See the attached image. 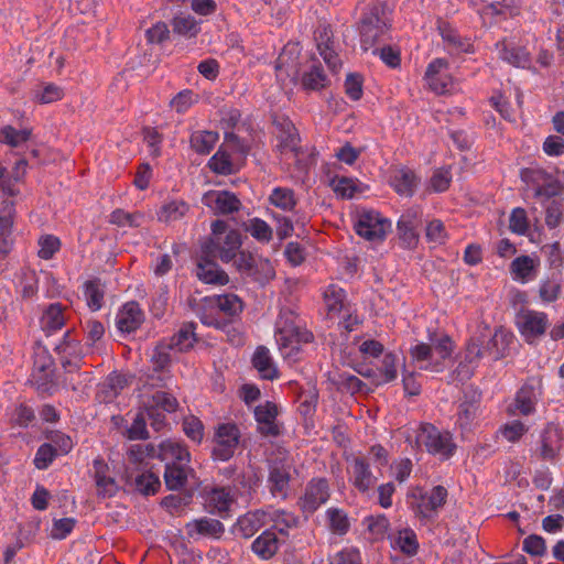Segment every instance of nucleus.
<instances>
[{
    "label": "nucleus",
    "instance_id": "a18cd8bd",
    "mask_svg": "<svg viewBox=\"0 0 564 564\" xmlns=\"http://www.w3.org/2000/svg\"><path fill=\"white\" fill-rule=\"evenodd\" d=\"M135 490L140 494L149 496L154 495L161 487L159 476L151 469L137 473L134 476Z\"/></svg>",
    "mask_w": 564,
    "mask_h": 564
},
{
    "label": "nucleus",
    "instance_id": "de8ad7c7",
    "mask_svg": "<svg viewBox=\"0 0 564 564\" xmlns=\"http://www.w3.org/2000/svg\"><path fill=\"white\" fill-rule=\"evenodd\" d=\"M536 182L535 196L538 197L544 196L551 198L560 195L563 191L561 183L556 178L543 172L538 173Z\"/></svg>",
    "mask_w": 564,
    "mask_h": 564
},
{
    "label": "nucleus",
    "instance_id": "c756f323",
    "mask_svg": "<svg viewBox=\"0 0 564 564\" xmlns=\"http://www.w3.org/2000/svg\"><path fill=\"white\" fill-rule=\"evenodd\" d=\"M210 302L212 296H206L202 300L197 312L200 322L206 326L215 327L217 329L227 328V318H224L221 311L218 310L215 303Z\"/></svg>",
    "mask_w": 564,
    "mask_h": 564
},
{
    "label": "nucleus",
    "instance_id": "f03ea898",
    "mask_svg": "<svg viewBox=\"0 0 564 564\" xmlns=\"http://www.w3.org/2000/svg\"><path fill=\"white\" fill-rule=\"evenodd\" d=\"M447 497V489L441 485L434 486L431 490L416 487L409 495V503L415 518L421 523L427 524L435 521Z\"/></svg>",
    "mask_w": 564,
    "mask_h": 564
},
{
    "label": "nucleus",
    "instance_id": "20e7f679",
    "mask_svg": "<svg viewBox=\"0 0 564 564\" xmlns=\"http://www.w3.org/2000/svg\"><path fill=\"white\" fill-rule=\"evenodd\" d=\"M242 245L239 231L231 229L224 236L209 238L202 245V252L206 257H215L228 263L236 258Z\"/></svg>",
    "mask_w": 564,
    "mask_h": 564
},
{
    "label": "nucleus",
    "instance_id": "f3484780",
    "mask_svg": "<svg viewBox=\"0 0 564 564\" xmlns=\"http://www.w3.org/2000/svg\"><path fill=\"white\" fill-rule=\"evenodd\" d=\"M540 388L525 383L517 392L513 402L508 406L510 415H529L534 412L535 404L540 398Z\"/></svg>",
    "mask_w": 564,
    "mask_h": 564
},
{
    "label": "nucleus",
    "instance_id": "58836bf2",
    "mask_svg": "<svg viewBox=\"0 0 564 564\" xmlns=\"http://www.w3.org/2000/svg\"><path fill=\"white\" fill-rule=\"evenodd\" d=\"M438 31L442 39L458 53L474 52L473 43L467 37H462L449 24L442 22L438 24Z\"/></svg>",
    "mask_w": 564,
    "mask_h": 564
},
{
    "label": "nucleus",
    "instance_id": "423d86ee",
    "mask_svg": "<svg viewBox=\"0 0 564 564\" xmlns=\"http://www.w3.org/2000/svg\"><path fill=\"white\" fill-rule=\"evenodd\" d=\"M516 325L524 340L531 344L545 334L550 324L544 312L521 310L516 315Z\"/></svg>",
    "mask_w": 564,
    "mask_h": 564
},
{
    "label": "nucleus",
    "instance_id": "4468645a",
    "mask_svg": "<svg viewBox=\"0 0 564 564\" xmlns=\"http://www.w3.org/2000/svg\"><path fill=\"white\" fill-rule=\"evenodd\" d=\"M329 486L325 478L311 480L304 496L301 498V507L305 512H314L329 499Z\"/></svg>",
    "mask_w": 564,
    "mask_h": 564
},
{
    "label": "nucleus",
    "instance_id": "a19ab883",
    "mask_svg": "<svg viewBox=\"0 0 564 564\" xmlns=\"http://www.w3.org/2000/svg\"><path fill=\"white\" fill-rule=\"evenodd\" d=\"M188 210L189 206L185 202L171 200L162 205L158 213V218L162 223L170 224L183 218Z\"/></svg>",
    "mask_w": 564,
    "mask_h": 564
},
{
    "label": "nucleus",
    "instance_id": "4d7b16f0",
    "mask_svg": "<svg viewBox=\"0 0 564 564\" xmlns=\"http://www.w3.org/2000/svg\"><path fill=\"white\" fill-rule=\"evenodd\" d=\"M431 347L436 351L440 360H445L451 357L454 350V343L449 336L442 334H433L430 336Z\"/></svg>",
    "mask_w": 564,
    "mask_h": 564
},
{
    "label": "nucleus",
    "instance_id": "052dcab7",
    "mask_svg": "<svg viewBox=\"0 0 564 564\" xmlns=\"http://www.w3.org/2000/svg\"><path fill=\"white\" fill-rule=\"evenodd\" d=\"M246 229L260 242H269L272 239L273 232L271 227L260 218L251 219Z\"/></svg>",
    "mask_w": 564,
    "mask_h": 564
},
{
    "label": "nucleus",
    "instance_id": "8fccbe9b",
    "mask_svg": "<svg viewBox=\"0 0 564 564\" xmlns=\"http://www.w3.org/2000/svg\"><path fill=\"white\" fill-rule=\"evenodd\" d=\"M328 525L330 531L337 535H345L349 528L350 522L347 513L338 508H329L326 512Z\"/></svg>",
    "mask_w": 564,
    "mask_h": 564
},
{
    "label": "nucleus",
    "instance_id": "5fc2aeb1",
    "mask_svg": "<svg viewBox=\"0 0 564 564\" xmlns=\"http://www.w3.org/2000/svg\"><path fill=\"white\" fill-rule=\"evenodd\" d=\"M326 84L327 77L318 65H313L302 77V85L305 89L318 90L324 88Z\"/></svg>",
    "mask_w": 564,
    "mask_h": 564
},
{
    "label": "nucleus",
    "instance_id": "13d9d810",
    "mask_svg": "<svg viewBox=\"0 0 564 564\" xmlns=\"http://www.w3.org/2000/svg\"><path fill=\"white\" fill-rule=\"evenodd\" d=\"M61 249V240L53 235H44L39 239L37 254L43 260H50Z\"/></svg>",
    "mask_w": 564,
    "mask_h": 564
},
{
    "label": "nucleus",
    "instance_id": "7c9ffc66",
    "mask_svg": "<svg viewBox=\"0 0 564 564\" xmlns=\"http://www.w3.org/2000/svg\"><path fill=\"white\" fill-rule=\"evenodd\" d=\"M390 183L400 196L411 197L419 184V178L412 170L401 167L394 172Z\"/></svg>",
    "mask_w": 564,
    "mask_h": 564
},
{
    "label": "nucleus",
    "instance_id": "4c0bfd02",
    "mask_svg": "<svg viewBox=\"0 0 564 564\" xmlns=\"http://www.w3.org/2000/svg\"><path fill=\"white\" fill-rule=\"evenodd\" d=\"M196 341L195 324L189 322L183 324L167 344L173 348V350L177 352H185L192 349Z\"/></svg>",
    "mask_w": 564,
    "mask_h": 564
},
{
    "label": "nucleus",
    "instance_id": "473e14b6",
    "mask_svg": "<svg viewBox=\"0 0 564 564\" xmlns=\"http://www.w3.org/2000/svg\"><path fill=\"white\" fill-rule=\"evenodd\" d=\"M192 474L193 469L188 466V463L165 466L164 481L167 489L180 490L184 488Z\"/></svg>",
    "mask_w": 564,
    "mask_h": 564
},
{
    "label": "nucleus",
    "instance_id": "b1692460",
    "mask_svg": "<svg viewBox=\"0 0 564 564\" xmlns=\"http://www.w3.org/2000/svg\"><path fill=\"white\" fill-rule=\"evenodd\" d=\"M158 458L156 447L153 444H134L128 451L130 468L137 473L149 470L150 460Z\"/></svg>",
    "mask_w": 564,
    "mask_h": 564
},
{
    "label": "nucleus",
    "instance_id": "37998d69",
    "mask_svg": "<svg viewBox=\"0 0 564 564\" xmlns=\"http://www.w3.org/2000/svg\"><path fill=\"white\" fill-rule=\"evenodd\" d=\"M145 406L152 410H163L167 413H173L178 408V402L175 397L165 391H155L145 402Z\"/></svg>",
    "mask_w": 564,
    "mask_h": 564
},
{
    "label": "nucleus",
    "instance_id": "3c124183",
    "mask_svg": "<svg viewBox=\"0 0 564 564\" xmlns=\"http://www.w3.org/2000/svg\"><path fill=\"white\" fill-rule=\"evenodd\" d=\"M173 348L167 343H160L155 346L151 356L154 371L166 370L173 359Z\"/></svg>",
    "mask_w": 564,
    "mask_h": 564
},
{
    "label": "nucleus",
    "instance_id": "1a4fd4ad",
    "mask_svg": "<svg viewBox=\"0 0 564 564\" xmlns=\"http://www.w3.org/2000/svg\"><path fill=\"white\" fill-rule=\"evenodd\" d=\"M389 226L388 220L379 213L368 210L359 215L355 230L357 235L368 241H382Z\"/></svg>",
    "mask_w": 564,
    "mask_h": 564
},
{
    "label": "nucleus",
    "instance_id": "f257e3e1",
    "mask_svg": "<svg viewBox=\"0 0 564 564\" xmlns=\"http://www.w3.org/2000/svg\"><path fill=\"white\" fill-rule=\"evenodd\" d=\"M390 26L391 18L388 7L383 2L369 4L359 23L361 48L364 51L373 48L377 43L386 39Z\"/></svg>",
    "mask_w": 564,
    "mask_h": 564
},
{
    "label": "nucleus",
    "instance_id": "69168bd1",
    "mask_svg": "<svg viewBox=\"0 0 564 564\" xmlns=\"http://www.w3.org/2000/svg\"><path fill=\"white\" fill-rule=\"evenodd\" d=\"M89 475L94 478L98 495L106 496V464L102 457L94 459L93 467L89 469Z\"/></svg>",
    "mask_w": 564,
    "mask_h": 564
},
{
    "label": "nucleus",
    "instance_id": "bb28decb",
    "mask_svg": "<svg viewBox=\"0 0 564 564\" xmlns=\"http://www.w3.org/2000/svg\"><path fill=\"white\" fill-rule=\"evenodd\" d=\"M352 485L361 492L369 490L376 482L369 464L362 457H355L350 465Z\"/></svg>",
    "mask_w": 564,
    "mask_h": 564
},
{
    "label": "nucleus",
    "instance_id": "c03bdc74",
    "mask_svg": "<svg viewBox=\"0 0 564 564\" xmlns=\"http://www.w3.org/2000/svg\"><path fill=\"white\" fill-rule=\"evenodd\" d=\"M241 113L238 109L230 108L224 111L221 117V123L227 127L225 130L224 141H241L242 135L239 134L241 127L239 126Z\"/></svg>",
    "mask_w": 564,
    "mask_h": 564
},
{
    "label": "nucleus",
    "instance_id": "603ef678",
    "mask_svg": "<svg viewBox=\"0 0 564 564\" xmlns=\"http://www.w3.org/2000/svg\"><path fill=\"white\" fill-rule=\"evenodd\" d=\"M279 150L282 154H290L293 156L297 163H302L304 165L311 163L314 160V148H303L301 144L296 143H281Z\"/></svg>",
    "mask_w": 564,
    "mask_h": 564
},
{
    "label": "nucleus",
    "instance_id": "393cba45",
    "mask_svg": "<svg viewBox=\"0 0 564 564\" xmlns=\"http://www.w3.org/2000/svg\"><path fill=\"white\" fill-rule=\"evenodd\" d=\"M280 539L273 529L264 530L251 544L252 552L261 560L272 558L280 547Z\"/></svg>",
    "mask_w": 564,
    "mask_h": 564
},
{
    "label": "nucleus",
    "instance_id": "864d4df0",
    "mask_svg": "<svg viewBox=\"0 0 564 564\" xmlns=\"http://www.w3.org/2000/svg\"><path fill=\"white\" fill-rule=\"evenodd\" d=\"M397 357L391 352L383 356L378 373L373 372L377 384L387 383L397 378Z\"/></svg>",
    "mask_w": 564,
    "mask_h": 564
},
{
    "label": "nucleus",
    "instance_id": "39448f33",
    "mask_svg": "<svg viewBox=\"0 0 564 564\" xmlns=\"http://www.w3.org/2000/svg\"><path fill=\"white\" fill-rule=\"evenodd\" d=\"M292 459L288 454L279 452L276 457L270 462L269 485L274 497L285 499L290 491Z\"/></svg>",
    "mask_w": 564,
    "mask_h": 564
},
{
    "label": "nucleus",
    "instance_id": "aec40b11",
    "mask_svg": "<svg viewBox=\"0 0 564 564\" xmlns=\"http://www.w3.org/2000/svg\"><path fill=\"white\" fill-rule=\"evenodd\" d=\"M499 58L516 67L525 68L530 65V54L524 47L516 46L506 39L495 45Z\"/></svg>",
    "mask_w": 564,
    "mask_h": 564
},
{
    "label": "nucleus",
    "instance_id": "72a5a7b5",
    "mask_svg": "<svg viewBox=\"0 0 564 564\" xmlns=\"http://www.w3.org/2000/svg\"><path fill=\"white\" fill-rule=\"evenodd\" d=\"M252 365L257 369L262 379L274 380L279 376L278 368L275 367L268 348L259 346L252 357Z\"/></svg>",
    "mask_w": 564,
    "mask_h": 564
},
{
    "label": "nucleus",
    "instance_id": "79ce46f5",
    "mask_svg": "<svg viewBox=\"0 0 564 564\" xmlns=\"http://www.w3.org/2000/svg\"><path fill=\"white\" fill-rule=\"evenodd\" d=\"M486 338L481 334L480 327L469 338L465 349V361L469 364L478 362L482 357L487 356Z\"/></svg>",
    "mask_w": 564,
    "mask_h": 564
},
{
    "label": "nucleus",
    "instance_id": "5701e85b",
    "mask_svg": "<svg viewBox=\"0 0 564 564\" xmlns=\"http://www.w3.org/2000/svg\"><path fill=\"white\" fill-rule=\"evenodd\" d=\"M14 204L3 200L0 207V252L8 253L12 245Z\"/></svg>",
    "mask_w": 564,
    "mask_h": 564
},
{
    "label": "nucleus",
    "instance_id": "c85d7f7f",
    "mask_svg": "<svg viewBox=\"0 0 564 564\" xmlns=\"http://www.w3.org/2000/svg\"><path fill=\"white\" fill-rule=\"evenodd\" d=\"M64 307L59 303L50 304L40 318L42 330L47 335H52L59 330L66 323Z\"/></svg>",
    "mask_w": 564,
    "mask_h": 564
},
{
    "label": "nucleus",
    "instance_id": "a211bd4d",
    "mask_svg": "<svg viewBox=\"0 0 564 564\" xmlns=\"http://www.w3.org/2000/svg\"><path fill=\"white\" fill-rule=\"evenodd\" d=\"M214 259L216 258L202 253L197 263V278L207 284L226 285L229 282V276Z\"/></svg>",
    "mask_w": 564,
    "mask_h": 564
},
{
    "label": "nucleus",
    "instance_id": "c9c22d12",
    "mask_svg": "<svg viewBox=\"0 0 564 564\" xmlns=\"http://www.w3.org/2000/svg\"><path fill=\"white\" fill-rule=\"evenodd\" d=\"M267 513L262 510L247 512L238 519L236 529L245 539L256 534L265 524Z\"/></svg>",
    "mask_w": 564,
    "mask_h": 564
},
{
    "label": "nucleus",
    "instance_id": "a878e982",
    "mask_svg": "<svg viewBox=\"0 0 564 564\" xmlns=\"http://www.w3.org/2000/svg\"><path fill=\"white\" fill-rule=\"evenodd\" d=\"M186 532L191 538L202 535L219 539L225 532V527L219 520L205 517L188 522L186 524Z\"/></svg>",
    "mask_w": 564,
    "mask_h": 564
},
{
    "label": "nucleus",
    "instance_id": "09e8293b",
    "mask_svg": "<svg viewBox=\"0 0 564 564\" xmlns=\"http://www.w3.org/2000/svg\"><path fill=\"white\" fill-rule=\"evenodd\" d=\"M208 166L217 174L228 175L234 173L231 154L224 145L210 158Z\"/></svg>",
    "mask_w": 564,
    "mask_h": 564
},
{
    "label": "nucleus",
    "instance_id": "0eeeda50",
    "mask_svg": "<svg viewBox=\"0 0 564 564\" xmlns=\"http://www.w3.org/2000/svg\"><path fill=\"white\" fill-rule=\"evenodd\" d=\"M240 431L236 424L223 423L218 425L214 436L213 457L214 459L229 460L238 447Z\"/></svg>",
    "mask_w": 564,
    "mask_h": 564
},
{
    "label": "nucleus",
    "instance_id": "338daca9",
    "mask_svg": "<svg viewBox=\"0 0 564 564\" xmlns=\"http://www.w3.org/2000/svg\"><path fill=\"white\" fill-rule=\"evenodd\" d=\"M183 431L187 437L196 443H200L204 437V425L202 421L194 415L184 417Z\"/></svg>",
    "mask_w": 564,
    "mask_h": 564
},
{
    "label": "nucleus",
    "instance_id": "2f4dec72",
    "mask_svg": "<svg viewBox=\"0 0 564 564\" xmlns=\"http://www.w3.org/2000/svg\"><path fill=\"white\" fill-rule=\"evenodd\" d=\"M212 512H217L220 516H226L231 505L235 502V497L231 488L216 487L207 494L206 499Z\"/></svg>",
    "mask_w": 564,
    "mask_h": 564
},
{
    "label": "nucleus",
    "instance_id": "e2e57ef3",
    "mask_svg": "<svg viewBox=\"0 0 564 564\" xmlns=\"http://www.w3.org/2000/svg\"><path fill=\"white\" fill-rule=\"evenodd\" d=\"M478 411V404L475 401H464L459 404L457 412V423L462 429H468L475 420Z\"/></svg>",
    "mask_w": 564,
    "mask_h": 564
},
{
    "label": "nucleus",
    "instance_id": "4be33fe9",
    "mask_svg": "<svg viewBox=\"0 0 564 564\" xmlns=\"http://www.w3.org/2000/svg\"><path fill=\"white\" fill-rule=\"evenodd\" d=\"M156 456L160 460L165 462V466L189 463L191 459L187 448L172 440L164 441L158 446Z\"/></svg>",
    "mask_w": 564,
    "mask_h": 564
},
{
    "label": "nucleus",
    "instance_id": "bf43d9fd",
    "mask_svg": "<svg viewBox=\"0 0 564 564\" xmlns=\"http://www.w3.org/2000/svg\"><path fill=\"white\" fill-rule=\"evenodd\" d=\"M509 229L517 235L524 236L529 230V219L525 209L514 208L509 217Z\"/></svg>",
    "mask_w": 564,
    "mask_h": 564
},
{
    "label": "nucleus",
    "instance_id": "49530a36",
    "mask_svg": "<svg viewBox=\"0 0 564 564\" xmlns=\"http://www.w3.org/2000/svg\"><path fill=\"white\" fill-rule=\"evenodd\" d=\"M172 28L174 33L185 37H194L200 31L199 23L188 14L175 15L172 20Z\"/></svg>",
    "mask_w": 564,
    "mask_h": 564
},
{
    "label": "nucleus",
    "instance_id": "2eb2a0df",
    "mask_svg": "<svg viewBox=\"0 0 564 564\" xmlns=\"http://www.w3.org/2000/svg\"><path fill=\"white\" fill-rule=\"evenodd\" d=\"M203 203L221 215L234 214L241 208L240 199L228 191H209L204 194Z\"/></svg>",
    "mask_w": 564,
    "mask_h": 564
},
{
    "label": "nucleus",
    "instance_id": "e433bc0d",
    "mask_svg": "<svg viewBox=\"0 0 564 564\" xmlns=\"http://www.w3.org/2000/svg\"><path fill=\"white\" fill-rule=\"evenodd\" d=\"M210 303H215L218 310L221 311L224 318H227L228 326L243 310L242 301L231 293L212 296Z\"/></svg>",
    "mask_w": 564,
    "mask_h": 564
},
{
    "label": "nucleus",
    "instance_id": "f8f14e48",
    "mask_svg": "<svg viewBox=\"0 0 564 564\" xmlns=\"http://www.w3.org/2000/svg\"><path fill=\"white\" fill-rule=\"evenodd\" d=\"M429 87L436 94L443 95L454 89V79L448 72V63L444 58L433 59L425 72Z\"/></svg>",
    "mask_w": 564,
    "mask_h": 564
},
{
    "label": "nucleus",
    "instance_id": "cd10ccee",
    "mask_svg": "<svg viewBox=\"0 0 564 564\" xmlns=\"http://www.w3.org/2000/svg\"><path fill=\"white\" fill-rule=\"evenodd\" d=\"M143 322V313L135 302L127 303L117 315V327L122 333L135 330Z\"/></svg>",
    "mask_w": 564,
    "mask_h": 564
},
{
    "label": "nucleus",
    "instance_id": "0e129e2a",
    "mask_svg": "<svg viewBox=\"0 0 564 564\" xmlns=\"http://www.w3.org/2000/svg\"><path fill=\"white\" fill-rule=\"evenodd\" d=\"M535 261L531 257L521 256L511 262V271L517 278L525 281L535 269Z\"/></svg>",
    "mask_w": 564,
    "mask_h": 564
},
{
    "label": "nucleus",
    "instance_id": "774afa93",
    "mask_svg": "<svg viewBox=\"0 0 564 564\" xmlns=\"http://www.w3.org/2000/svg\"><path fill=\"white\" fill-rule=\"evenodd\" d=\"M452 182V174L449 169L441 167L434 171L430 178V187L435 193L445 192Z\"/></svg>",
    "mask_w": 564,
    "mask_h": 564
},
{
    "label": "nucleus",
    "instance_id": "f704fd0d",
    "mask_svg": "<svg viewBox=\"0 0 564 564\" xmlns=\"http://www.w3.org/2000/svg\"><path fill=\"white\" fill-rule=\"evenodd\" d=\"M412 361L419 365L421 370L441 371L443 366L440 360L432 361L433 350L430 344L420 343L410 349Z\"/></svg>",
    "mask_w": 564,
    "mask_h": 564
},
{
    "label": "nucleus",
    "instance_id": "ddd939ff",
    "mask_svg": "<svg viewBox=\"0 0 564 564\" xmlns=\"http://www.w3.org/2000/svg\"><path fill=\"white\" fill-rule=\"evenodd\" d=\"M300 52L297 43H288L275 62L276 78L282 85L295 83L299 77L296 56Z\"/></svg>",
    "mask_w": 564,
    "mask_h": 564
},
{
    "label": "nucleus",
    "instance_id": "412c9836",
    "mask_svg": "<svg viewBox=\"0 0 564 564\" xmlns=\"http://www.w3.org/2000/svg\"><path fill=\"white\" fill-rule=\"evenodd\" d=\"M330 33L332 32L328 26L318 28L315 32V40L317 42V50L326 65L330 70L337 72L341 66V62L333 47Z\"/></svg>",
    "mask_w": 564,
    "mask_h": 564
},
{
    "label": "nucleus",
    "instance_id": "9d476101",
    "mask_svg": "<svg viewBox=\"0 0 564 564\" xmlns=\"http://www.w3.org/2000/svg\"><path fill=\"white\" fill-rule=\"evenodd\" d=\"M53 360L48 351L37 346L33 355L31 382L41 391H50L53 384Z\"/></svg>",
    "mask_w": 564,
    "mask_h": 564
},
{
    "label": "nucleus",
    "instance_id": "6e6552de",
    "mask_svg": "<svg viewBox=\"0 0 564 564\" xmlns=\"http://www.w3.org/2000/svg\"><path fill=\"white\" fill-rule=\"evenodd\" d=\"M521 9L522 0H501L484 4L478 9V14L484 25H494L519 17Z\"/></svg>",
    "mask_w": 564,
    "mask_h": 564
},
{
    "label": "nucleus",
    "instance_id": "ea45409f",
    "mask_svg": "<svg viewBox=\"0 0 564 564\" xmlns=\"http://www.w3.org/2000/svg\"><path fill=\"white\" fill-rule=\"evenodd\" d=\"M84 294L88 307L96 312L104 304V285L99 278H91L84 283Z\"/></svg>",
    "mask_w": 564,
    "mask_h": 564
},
{
    "label": "nucleus",
    "instance_id": "7ed1b4c3",
    "mask_svg": "<svg viewBox=\"0 0 564 564\" xmlns=\"http://www.w3.org/2000/svg\"><path fill=\"white\" fill-rule=\"evenodd\" d=\"M415 446L443 459L449 458L456 448L452 434L431 423H422L415 431Z\"/></svg>",
    "mask_w": 564,
    "mask_h": 564
},
{
    "label": "nucleus",
    "instance_id": "6e6d98bb",
    "mask_svg": "<svg viewBox=\"0 0 564 564\" xmlns=\"http://www.w3.org/2000/svg\"><path fill=\"white\" fill-rule=\"evenodd\" d=\"M270 203L283 210H291L296 205L294 193L286 187H276L270 195Z\"/></svg>",
    "mask_w": 564,
    "mask_h": 564
},
{
    "label": "nucleus",
    "instance_id": "dca6fc26",
    "mask_svg": "<svg viewBox=\"0 0 564 564\" xmlns=\"http://www.w3.org/2000/svg\"><path fill=\"white\" fill-rule=\"evenodd\" d=\"M480 330L484 335V338H486L485 343L488 356H490L494 360L503 358L510 344L512 343V334L502 328H498L495 330V333H491L487 325L481 326Z\"/></svg>",
    "mask_w": 564,
    "mask_h": 564
},
{
    "label": "nucleus",
    "instance_id": "9b49d317",
    "mask_svg": "<svg viewBox=\"0 0 564 564\" xmlns=\"http://www.w3.org/2000/svg\"><path fill=\"white\" fill-rule=\"evenodd\" d=\"M55 350L59 356L63 368L69 372L78 370L84 357V347L79 339L75 338L70 330H67Z\"/></svg>",
    "mask_w": 564,
    "mask_h": 564
},
{
    "label": "nucleus",
    "instance_id": "6ab92c4d",
    "mask_svg": "<svg viewBox=\"0 0 564 564\" xmlns=\"http://www.w3.org/2000/svg\"><path fill=\"white\" fill-rule=\"evenodd\" d=\"M278 415V406L272 402H265L254 409V416L258 423V431L263 436H278L280 434L279 426L275 422Z\"/></svg>",
    "mask_w": 564,
    "mask_h": 564
},
{
    "label": "nucleus",
    "instance_id": "680f3d73",
    "mask_svg": "<svg viewBox=\"0 0 564 564\" xmlns=\"http://www.w3.org/2000/svg\"><path fill=\"white\" fill-rule=\"evenodd\" d=\"M57 455L53 444L44 443L37 448L33 463L37 469L43 470L48 468Z\"/></svg>",
    "mask_w": 564,
    "mask_h": 564
}]
</instances>
